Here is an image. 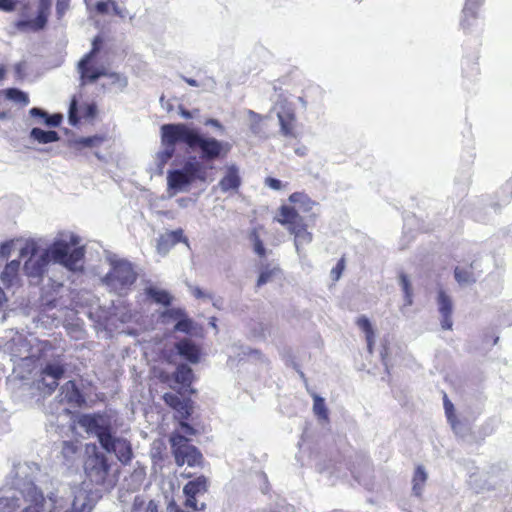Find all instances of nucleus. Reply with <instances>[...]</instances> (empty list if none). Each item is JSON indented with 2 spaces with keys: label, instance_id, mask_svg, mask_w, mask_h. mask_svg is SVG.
<instances>
[{
  "label": "nucleus",
  "instance_id": "obj_39",
  "mask_svg": "<svg viewBox=\"0 0 512 512\" xmlns=\"http://www.w3.org/2000/svg\"><path fill=\"white\" fill-rule=\"evenodd\" d=\"M166 125L167 124H164L161 127V140H162V144L166 147V149L162 153L163 158L165 160L172 158V156L174 155V152H175V145H176V144H169L168 142L165 141L164 133H165Z\"/></svg>",
  "mask_w": 512,
  "mask_h": 512
},
{
  "label": "nucleus",
  "instance_id": "obj_2",
  "mask_svg": "<svg viewBox=\"0 0 512 512\" xmlns=\"http://www.w3.org/2000/svg\"><path fill=\"white\" fill-rule=\"evenodd\" d=\"M79 237L72 235L69 241L56 240L51 246L36 257L38 245L34 241H27L20 250V257L30 255L24 263V272L28 277L41 278L46 267L52 260L70 271H81L85 257L84 246H79Z\"/></svg>",
  "mask_w": 512,
  "mask_h": 512
},
{
  "label": "nucleus",
  "instance_id": "obj_37",
  "mask_svg": "<svg viewBox=\"0 0 512 512\" xmlns=\"http://www.w3.org/2000/svg\"><path fill=\"white\" fill-rule=\"evenodd\" d=\"M400 284L402 286V290H403L404 295H405V304L406 305H411L412 304L413 292H412L411 283H410L408 277L405 274H401L400 275Z\"/></svg>",
  "mask_w": 512,
  "mask_h": 512
},
{
  "label": "nucleus",
  "instance_id": "obj_41",
  "mask_svg": "<svg viewBox=\"0 0 512 512\" xmlns=\"http://www.w3.org/2000/svg\"><path fill=\"white\" fill-rule=\"evenodd\" d=\"M346 267V261L345 257H341L339 261L337 262L336 266L332 268L331 270V277L334 281H338L345 270Z\"/></svg>",
  "mask_w": 512,
  "mask_h": 512
},
{
  "label": "nucleus",
  "instance_id": "obj_58",
  "mask_svg": "<svg viewBox=\"0 0 512 512\" xmlns=\"http://www.w3.org/2000/svg\"><path fill=\"white\" fill-rule=\"evenodd\" d=\"M296 154H298L300 156H304L305 155V149H296Z\"/></svg>",
  "mask_w": 512,
  "mask_h": 512
},
{
  "label": "nucleus",
  "instance_id": "obj_46",
  "mask_svg": "<svg viewBox=\"0 0 512 512\" xmlns=\"http://www.w3.org/2000/svg\"><path fill=\"white\" fill-rule=\"evenodd\" d=\"M13 241H6L0 245V257L7 259L12 252Z\"/></svg>",
  "mask_w": 512,
  "mask_h": 512
},
{
  "label": "nucleus",
  "instance_id": "obj_22",
  "mask_svg": "<svg viewBox=\"0 0 512 512\" xmlns=\"http://www.w3.org/2000/svg\"><path fill=\"white\" fill-rule=\"evenodd\" d=\"M109 6L112 8V12L115 16L125 18L128 15V11L124 7H120L115 0L98 1L95 5V10L101 15L109 13Z\"/></svg>",
  "mask_w": 512,
  "mask_h": 512
},
{
  "label": "nucleus",
  "instance_id": "obj_38",
  "mask_svg": "<svg viewBox=\"0 0 512 512\" xmlns=\"http://www.w3.org/2000/svg\"><path fill=\"white\" fill-rule=\"evenodd\" d=\"M105 136L94 135L89 137H83L78 140V143L84 147H97L105 141Z\"/></svg>",
  "mask_w": 512,
  "mask_h": 512
},
{
  "label": "nucleus",
  "instance_id": "obj_42",
  "mask_svg": "<svg viewBox=\"0 0 512 512\" xmlns=\"http://www.w3.org/2000/svg\"><path fill=\"white\" fill-rule=\"evenodd\" d=\"M103 42L104 40L100 35L95 36L92 41L91 50L84 56L95 58L96 55L100 52Z\"/></svg>",
  "mask_w": 512,
  "mask_h": 512
},
{
  "label": "nucleus",
  "instance_id": "obj_61",
  "mask_svg": "<svg viewBox=\"0 0 512 512\" xmlns=\"http://www.w3.org/2000/svg\"><path fill=\"white\" fill-rule=\"evenodd\" d=\"M183 476L186 477V478H190V477H192V474L191 473L183 474Z\"/></svg>",
  "mask_w": 512,
  "mask_h": 512
},
{
  "label": "nucleus",
  "instance_id": "obj_29",
  "mask_svg": "<svg viewBox=\"0 0 512 512\" xmlns=\"http://www.w3.org/2000/svg\"><path fill=\"white\" fill-rule=\"evenodd\" d=\"M145 293L149 298L158 304L163 306H169L171 304L172 298L170 294L165 290L148 287L146 288Z\"/></svg>",
  "mask_w": 512,
  "mask_h": 512
},
{
  "label": "nucleus",
  "instance_id": "obj_9",
  "mask_svg": "<svg viewBox=\"0 0 512 512\" xmlns=\"http://www.w3.org/2000/svg\"><path fill=\"white\" fill-rule=\"evenodd\" d=\"M51 0H38L37 16L33 19L19 20L16 27L21 30L39 31L44 29L50 14Z\"/></svg>",
  "mask_w": 512,
  "mask_h": 512
},
{
  "label": "nucleus",
  "instance_id": "obj_62",
  "mask_svg": "<svg viewBox=\"0 0 512 512\" xmlns=\"http://www.w3.org/2000/svg\"><path fill=\"white\" fill-rule=\"evenodd\" d=\"M16 69L20 72V71H21V65H20V64H17V65H16Z\"/></svg>",
  "mask_w": 512,
  "mask_h": 512
},
{
  "label": "nucleus",
  "instance_id": "obj_48",
  "mask_svg": "<svg viewBox=\"0 0 512 512\" xmlns=\"http://www.w3.org/2000/svg\"><path fill=\"white\" fill-rule=\"evenodd\" d=\"M45 123L49 126L57 127L60 125L62 121V115L61 114H53L48 115L44 117Z\"/></svg>",
  "mask_w": 512,
  "mask_h": 512
},
{
  "label": "nucleus",
  "instance_id": "obj_40",
  "mask_svg": "<svg viewBox=\"0 0 512 512\" xmlns=\"http://www.w3.org/2000/svg\"><path fill=\"white\" fill-rule=\"evenodd\" d=\"M167 239L171 245H176L179 242H187L182 229H176L167 233Z\"/></svg>",
  "mask_w": 512,
  "mask_h": 512
},
{
  "label": "nucleus",
  "instance_id": "obj_11",
  "mask_svg": "<svg viewBox=\"0 0 512 512\" xmlns=\"http://www.w3.org/2000/svg\"><path fill=\"white\" fill-rule=\"evenodd\" d=\"M58 398L60 403H66L73 408H81L86 404L85 396L74 380H69L60 387Z\"/></svg>",
  "mask_w": 512,
  "mask_h": 512
},
{
  "label": "nucleus",
  "instance_id": "obj_44",
  "mask_svg": "<svg viewBox=\"0 0 512 512\" xmlns=\"http://www.w3.org/2000/svg\"><path fill=\"white\" fill-rule=\"evenodd\" d=\"M443 404L447 419L449 421H452L453 418H455V409L453 403L449 400L446 393H443Z\"/></svg>",
  "mask_w": 512,
  "mask_h": 512
},
{
  "label": "nucleus",
  "instance_id": "obj_36",
  "mask_svg": "<svg viewBox=\"0 0 512 512\" xmlns=\"http://www.w3.org/2000/svg\"><path fill=\"white\" fill-rule=\"evenodd\" d=\"M250 119V129L254 134H258L261 132V125L264 120V117L252 110H248L247 112Z\"/></svg>",
  "mask_w": 512,
  "mask_h": 512
},
{
  "label": "nucleus",
  "instance_id": "obj_50",
  "mask_svg": "<svg viewBox=\"0 0 512 512\" xmlns=\"http://www.w3.org/2000/svg\"><path fill=\"white\" fill-rule=\"evenodd\" d=\"M265 184L273 190H280L283 187L282 182L273 177H267L265 179Z\"/></svg>",
  "mask_w": 512,
  "mask_h": 512
},
{
  "label": "nucleus",
  "instance_id": "obj_32",
  "mask_svg": "<svg viewBox=\"0 0 512 512\" xmlns=\"http://www.w3.org/2000/svg\"><path fill=\"white\" fill-rule=\"evenodd\" d=\"M87 495L84 491H79L72 502L71 509L65 512H90V507L86 503Z\"/></svg>",
  "mask_w": 512,
  "mask_h": 512
},
{
  "label": "nucleus",
  "instance_id": "obj_17",
  "mask_svg": "<svg viewBox=\"0 0 512 512\" xmlns=\"http://www.w3.org/2000/svg\"><path fill=\"white\" fill-rule=\"evenodd\" d=\"M20 260L8 262L0 274V280L6 288L20 284Z\"/></svg>",
  "mask_w": 512,
  "mask_h": 512
},
{
  "label": "nucleus",
  "instance_id": "obj_28",
  "mask_svg": "<svg viewBox=\"0 0 512 512\" xmlns=\"http://www.w3.org/2000/svg\"><path fill=\"white\" fill-rule=\"evenodd\" d=\"M30 136L42 144L52 143L59 140V135L56 131H44L41 128H33Z\"/></svg>",
  "mask_w": 512,
  "mask_h": 512
},
{
  "label": "nucleus",
  "instance_id": "obj_64",
  "mask_svg": "<svg viewBox=\"0 0 512 512\" xmlns=\"http://www.w3.org/2000/svg\"><path fill=\"white\" fill-rule=\"evenodd\" d=\"M254 353L260 354V351L259 350H255Z\"/></svg>",
  "mask_w": 512,
  "mask_h": 512
},
{
  "label": "nucleus",
  "instance_id": "obj_15",
  "mask_svg": "<svg viewBox=\"0 0 512 512\" xmlns=\"http://www.w3.org/2000/svg\"><path fill=\"white\" fill-rule=\"evenodd\" d=\"M277 116L282 134L284 136L296 138V115L294 108L290 104L285 103L282 105V109L278 112Z\"/></svg>",
  "mask_w": 512,
  "mask_h": 512
},
{
  "label": "nucleus",
  "instance_id": "obj_63",
  "mask_svg": "<svg viewBox=\"0 0 512 512\" xmlns=\"http://www.w3.org/2000/svg\"><path fill=\"white\" fill-rule=\"evenodd\" d=\"M66 414H70L71 411L69 409H65Z\"/></svg>",
  "mask_w": 512,
  "mask_h": 512
},
{
  "label": "nucleus",
  "instance_id": "obj_49",
  "mask_svg": "<svg viewBox=\"0 0 512 512\" xmlns=\"http://www.w3.org/2000/svg\"><path fill=\"white\" fill-rule=\"evenodd\" d=\"M43 505H44V497L41 494L39 501H37L34 505L25 507L21 512H42Z\"/></svg>",
  "mask_w": 512,
  "mask_h": 512
},
{
  "label": "nucleus",
  "instance_id": "obj_20",
  "mask_svg": "<svg viewBox=\"0 0 512 512\" xmlns=\"http://www.w3.org/2000/svg\"><path fill=\"white\" fill-rule=\"evenodd\" d=\"M173 378L182 389L185 391L189 388L194 380V374L192 369L186 364H180L177 366L176 371L173 373Z\"/></svg>",
  "mask_w": 512,
  "mask_h": 512
},
{
  "label": "nucleus",
  "instance_id": "obj_30",
  "mask_svg": "<svg viewBox=\"0 0 512 512\" xmlns=\"http://www.w3.org/2000/svg\"><path fill=\"white\" fill-rule=\"evenodd\" d=\"M281 273V269L279 266L270 267V265H265L260 271L259 277L256 282V287L260 288L266 283L270 282L276 275Z\"/></svg>",
  "mask_w": 512,
  "mask_h": 512
},
{
  "label": "nucleus",
  "instance_id": "obj_33",
  "mask_svg": "<svg viewBox=\"0 0 512 512\" xmlns=\"http://www.w3.org/2000/svg\"><path fill=\"white\" fill-rule=\"evenodd\" d=\"M4 94L8 100L17 102L22 106H27L29 104L28 95L17 88H8L4 90Z\"/></svg>",
  "mask_w": 512,
  "mask_h": 512
},
{
  "label": "nucleus",
  "instance_id": "obj_24",
  "mask_svg": "<svg viewBox=\"0 0 512 512\" xmlns=\"http://www.w3.org/2000/svg\"><path fill=\"white\" fill-rule=\"evenodd\" d=\"M289 201L295 205H298L300 211L304 213L310 212L314 206L317 205L306 193L294 192L289 196Z\"/></svg>",
  "mask_w": 512,
  "mask_h": 512
},
{
  "label": "nucleus",
  "instance_id": "obj_34",
  "mask_svg": "<svg viewBox=\"0 0 512 512\" xmlns=\"http://www.w3.org/2000/svg\"><path fill=\"white\" fill-rule=\"evenodd\" d=\"M249 239L253 244L254 252L260 257H266V249L264 247V243L260 238L259 232L257 228H253L249 233Z\"/></svg>",
  "mask_w": 512,
  "mask_h": 512
},
{
  "label": "nucleus",
  "instance_id": "obj_55",
  "mask_svg": "<svg viewBox=\"0 0 512 512\" xmlns=\"http://www.w3.org/2000/svg\"><path fill=\"white\" fill-rule=\"evenodd\" d=\"M193 295L196 297V298H202L204 296L203 292L201 291V289L199 287H195L193 289Z\"/></svg>",
  "mask_w": 512,
  "mask_h": 512
},
{
  "label": "nucleus",
  "instance_id": "obj_23",
  "mask_svg": "<svg viewBox=\"0 0 512 512\" xmlns=\"http://www.w3.org/2000/svg\"><path fill=\"white\" fill-rule=\"evenodd\" d=\"M454 278L461 286L474 284L476 282V277L473 271V263L468 267L456 266L454 269Z\"/></svg>",
  "mask_w": 512,
  "mask_h": 512
},
{
  "label": "nucleus",
  "instance_id": "obj_19",
  "mask_svg": "<svg viewBox=\"0 0 512 512\" xmlns=\"http://www.w3.org/2000/svg\"><path fill=\"white\" fill-rule=\"evenodd\" d=\"M241 185V178L239 176L238 168L234 165L229 166L226 170L225 175L219 181L220 189L223 192L230 190H238Z\"/></svg>",
  "mask_w": 512,
  "mask_h": 512
},
{
  "label": "nucleus",
  "instance_id": "obj_25",
  "mask_svg": "<svg viewBox=\"0 0 512 512\" xmlns=\"http://www.w3.org/2000/svg\"><path fill=\"white\" fill-rule=\"evenodd\" d=\"M81 445L78 440L63 441L61 444V455L66 462H73L79 455Z\"/></svg>",
  "mask_w": 512,
  "mask_h": 512
},
{
  "label": "nucleus",
  "instance_id": "obj_16",
  "mask_svg": "<svg viewBox=\"0 0 512 512\" xmlns=\"http://www.w3.org/2000/svg\"><path fill=\"white\" fill-rule=\"evenodd\" d=\"M108 449H104L108 453H115L118 460L122 464H128L132 460L133 452L131 444L128 440L111 435Z\"/></svg>",
  "mask_w": 512,
  "mask_h": 512
},
{
  "label": "nucleus",
  "instance_id": "obj_6",
  "mask_svg": "<svg viewBox=\"0 0 512 512\" xmlns=\"http://www.w3.org/2000/svg\"><path fill=\"white\" fill-rule=\"evenodd\" d=\"M275 221L285 226L288 232L294 235V243L297 252H299L300 245L308 244L312 241V233L308 231L307 224L304 222L303 217L294 207L287 205L280 206Z\"/></svg>",
  "mask_w": 512,
  "mask_h": 512
},
{
  "label": "nucleus",
  "instance_id": "obj_1",
  "mask_svg": "<svg viewBox=\"0 0 512 512\" xmlns=\"http://www.w3.org/2000/svg\"><path fill=\"white\" fill-rule=\"evenodd\" d=\"M169 144L183 143L198 153L199 160H188L182 169L167 173V185L174 192L182 191L195 181L206 182L208 172L215 169L214 163L224 160L231 151V144L200 133L183 123L167 124L164 133Z\"/></svg>",
  "mask_w": 512,
  "mask_h": 512
},
{
  "label": "nucleus",
  "instance_id": "obj_5",
  "mask_svg": "<svg viewBox=\"0 0 512 512\" xmlns=\"http://www.w3.org/2000/svg\"><path fill=\"white\" fill-rule=\"evenodd\" d=\"M138 277L132 263L118 260L112 263L110 271L105 275L104 282L111 291L119 296H126Z\"/></svg>",
  "mask_w": 512,
  "mask_h": 512
},
{
  "label": "nucleus",
  "instance_id": "obj_8",
  "mask_svg": "<svg viewBox=\"0 0 512 512\" xmlns=\"http://www.w3.org/2000/svg\"><path fill=\"white\" fill-rule=\"evenodd\" d=\"M208 479L200 475L194 480L187 482L183 487V493L186 497L184 506L194 511L203 510L205 505L198 507L197 495L205 494L208 491Z\"/></svg>",
  "mask_w": 512,
  "mask_h": 512
},
{
  "label": "nucleus",
  "instance_id": "obj_45",
  "mask_svg": "<svg viewBox=\"0 0 512 512\" xmlns=\"http://www.w3.org/2000/svg\"><path fill=\"white\" fill-rule=\"evenodd\" d=\"M105 76L110 78L113 83H118L122 87H125L127 85V78L120 73H116V72L108 73L107 72V75H105Z\"/></svg>",
  "mask_w": 512,
  "mask_h": 512
},
{
  "label": "nucleus",
  "instance_id": "obj_14",
  "mask_svg": "<svg viewBox=\"0 0 512 512\" xmlns=\"http://www.w3.org/2000/svg\"><path fill=\"white\" fill-rule=\"evenodd\" d=\"M93 60L94 58L84 56L78 64V69L83 84L93 83L100 77L107 75L106 70L103 67H97L93 63Z\"/></svg>",
  "mask_w": 512,
  "mask_h": 512
},
{
  "label": "nucleus",
  "instance_id": "obj_35",
  "mask_svg": "<svg viewBox=\"0 0 512 512\" xmlns=\"http://www.w3.org/2000/svg\"><path fill=\"white\" fill-rule=\"evenodd\" d=\"M19 4L21 5V10L23 13L30 10V3L21 2L20 0H0V10L3 12H12L17 8Z\"/></svg>",
  "mask_w": 512,
  "mask_h": 512
},
{
  "label": "nucleus",
  "instance_id": "obj_57",
  "mask_svg": "<svg viewBox=\"0 0 512 512\" xmlns=\"http://www.w3.org/2000/svg\"><path fill=\"white\" fill-rule=\"evenodd\" d=\"M186 82L190 85V86H197V81L194 80V79H186Z\"/></svg>",
  "mask_w": 512,
  "mask_h": 512
},
{
  "label": "nucleus",
  "instance_id": "obj_3",
  "mask_svg": "<svg viewBox=\"0 0 512 512\" xmlns=\"http://www.w3.org/2000/svg\"><path fill=\"white\" fill-rule=\"evenodd\" d=\"M167 406L176 411L175 419L178 420V428L169 437L171 453L177 466L187 464L189 467L203 465L201 451L190 443L188 436L197 435L198 431L187 421L192 415L193 405L190 399L182 400L178 395L167 392L162 396Z\"/></svg>",
  "mask_w": 512,
  "mask_h": 512
},
{
  "label": "nucleus",
  "instance_id": "obj_31",
  "mask_svg": "<svg viewBox=\"0 0 512 512\" xmlns=\"http://www.w3.org/2000/svg\"><path fill=\"white\" fill-rule=\"evenodd\" d=\"M313 412L318 419L324 421L329 420V412L325 400L317 394H313Z\"/></svg>",
  "mask_w": 512,
  "mask_h": 512
},
{
  "label": "nucleus",
  "instance_id": "obj_4",
  "mask_svg": "<svg viewBox=\"0 0 512 512\" xmlns=\"http://www.w3.org/2000/svg\"><path fill=\"white\" fill-rule=\"evenodd\" d=\"M85 453L83 468L88 480L99 486H104L110 482L111 464L107 456L99 451L94 443L86 444Z\"/></svg>",
  "mask_w": 512,
  "mask_h": 512
},
{
  "label": "nucleus",
  "instance_id": "obj_18",
  "mask_svg": "<svg viewBox=\"0 0 512 512\" xmlns=\"http://www.w3.org/2000/svg\"><path fill=\"white\" fill-rule=\"evenodd\" d=\"M178 354L189 361L190 363L196 364L200 360V349L190 339H182L175 345Z\"/></svg>",
  "mask_w": 512,
  "mask_h": 512
},
{
  "label": "nucleus",
  "instance_id": "obj_43",
  "mask_svg": "<svg viewBox=\"0 0 512 512\" xmlns=\"http://www.w3.org/2000/svg\"><path fill=\"white\" fill-rule=\"evenodd\" d=\"M70 1L71 0H56V15L59 20L62 19L69 10Z\"/></svg>",
  "mask_w": 512,
  "mask_h": 512
},
{
  "label": "nucleus",
  "instance_id": "obj_53",
  "mask_svg": "<svg viewBox=\"0 0 512 512\" xmlns=\"http://www.w3.org/2000/svg\"><path fill=\"white\" fill-rule=\"evenodd\" d=\"M7 296L4 292V290L0 287V309L3 308V306L5 305V303L7 302Z\"/></svg>",
  "mask_w": 512,
  "mask_h": 512
},
{
  "label": "nucleus",
  "instance_id": "obj_21",
  "mask_svg": "<svg viewBox=\"0 0 512 512\" xmlns=\"http://www.w3.org/2000/svg\"><path fill=\"white\" fill-rule=\"evenodd\" d=\"M173 319H178L174 326L175 331L189 333L192 329V321L186 317L185 313L181 309H171L164 313Z\"/></svg>",
  "mask_w": 512,
  "mask_h": 512
},
{
  "label": "nucleus",
  "instance_id": "obj_56",
  "mask_svg": "<svg viewBox=\"0 0 512 512\" xmlns=\"http://www.w3.org/2000/svg\"><path fill=\"white\" fill-rule=\"evenodd\" d=\"M6 67L2 64H0V81L3 80L6 76Z\"/></svg>",
  "mask_w": 512,
  "mask_h": 512
},
{
  "label": "nucleus",
  "instance_id": "obj_26",
  "mask_svg": "<svg viewBox=\"0 0 512 512\" xmlns=\"http://www.w3.org/2000/svg\"><path fill=\"white\" fill-rule=\"evenodd\" d=\"M356 324L365 333L368 351L372 353L375 333L369 319L366 316H361L357 319Z\"/></svg>",
  "mask_w": 512,
  "mask_h": 512
},
{
  "label": "nucleus",
  "instance_id": "obj_27",
  "mask_svg": "<svg viewBox=\"0 0 512 512\" xmlns=\"http://www.w3.org/2000/svg\"><path fill=\"white\" fill-rule=\"evenodd\" d=\"M427 481V473L425 472V469L422 465H418L415 468V472L413 475L412 483H413V493L416 496H421L423 487Z\"/></svg>",
  "mask_w": 512,
  "mask_h": 512
},
{
  "label": "nucleus",
  "instance_id": "obj_13",
  "mask_svg": "<svg viewBox=\"0 0 512 512\" xmlns=\"http://www.w3.org/2000/svg\"><path fill=\"white\" fill-rule=\"evenodd\" d=\"M437 305L441 315L442 329L451 330L453 326V301L451 296L442 288H440L437 293Z\"/></svg>",
  "mask_w": 512,
  "mask_h": 512
},
{
  "label": "nucleus",
  "instance_id": "obj_52",
  "mask_svg": "<svg viewBox=\"0 0 512 512\" xmlns=\"http://www.w3.org/2000/svg\"><path fill=\"white\" fill-rule=\"evenodd\" d=\"M30 114L34 117H40V118H44L45 116H47V113L39 108H32L30 110Z\"/></svg>",
  "mask_w": 512,
  "mask_h": 512
},
{
  "label": "nucleus",
  "instance_id": "obj_7",
  "mask_svg": "<svg viewBox=\"0 0 512 512\" xmlns=\"http://www.w3.org/2000/svg\"><path fill=\"white\" fill-rule=\"evenodd\" d=\"M78 424L83 427L87 433H94L103 449H108L112 435V428L109 419L100 414H82L78 417Z\"/></svg>",
  "mask_w": 512,
  "mask_h": 512
},
{
  "label": "nucleus",
  "instance_id": "obj_12",
  "mask_svg": "<svg viewBox=\"0 0 512 512\" xmlns=\"http://www.w3.org/2000/svg\"><path fill=\"white\" fill-rule=\"evenodd\" d=\"M484 0H465L460 22L464 32H471L479 25V8Z\"/></svg>",
  "mask_w": 512,
  "mask_h": 512
},
{
  "label": "nucleus",
  "instance_id": "obj_51",
  "mask_svg": "<svg viewBox=\"0 0 512 512\" xmlns=\"http://www.w3.org/2000/svg\"><path fill=\"white\" fill-rule=\"evenodd\" d=\"M204 125L205 126H211L219 131H223L224 130V126L222 125V123L217 120V119H214V118H208L204 121Z\"/></svg>",
  "mask_w": 512,
  "mask_h": 512
},
{
  "label": "nucleus",
  "instance_id": "obj_10",
  "mask_svg": "<svg viewBox=\"0 0 512 512\" xmlns=\"http://www.w3.org/2000/svg\"><path fill=\"white\" fill-rule=\"evenodd\" d=\"M65 374V366L61 363H47L40 371L41 383L48 394H52Z\"/></svg>",
  "mask_w": 512,
  "mask_h": 512
},
{
  "label": "nucleus",
  "instance_id": "obj_47",
  "mask_svg": "<svg viewBox=\"0 0 512 512\" xmlns=\"http://www.w3.org/2000/svg\"><path fill=\"white\" fill-rule=\"evenodd\" d=\"M79 121V117L77 115V104L76 101L73 100L71 102L70 108H69V122L72 125H76Z\"/></svg>",
  "mask_w": 512,
  "mask_h": 512
},
{
  "label": "nucleus",
  "instance_id": "obj_59",
  "mask_svg": "<svg viewBox=\"0 0 512 512\" xmlns=\"http://www.w3.org/2000/svg\"><path fill=\"white\" fill-rule=\"evenodd\" d=\"M145 512H158V511H157V508H156L155 506H154V507H150V506H149V507L146 509V511H145Z\"/></svg>",
  "mask_w": 512,
  "mask_h": 512
},
{
  "label": "nucleus",
  "instance_id": "obj_54",
  "mask_svg": "<svg viewBox=\"0 0 512 512\" xmlns=\"http://www.w3.org/2000/svg\"><path fill=\"white\" fill-rule=\"evenodd\" d=\"M180 114L183 118L185 119H191L192 118V114L190 111L186 110L185 108L183 107H180Z\"/></svg>",
  "mask_w": 512,
  "mask_h": 512
},
{
  "label": "nucleus",
  "instance_id": "obj_60",
  "mask_svg": "<svg viewBox=\"0 0 512 512\" xmlns=\"http://www.w3.org/2000/svg\"><path fill=\"white\" fill-rule=\"evenodd\" d=\"M7 114L5 112H0V119L6 118Z\"/></svg>",
  "mask_w": 512,
  "mask_h": 512
}]
</instances>
